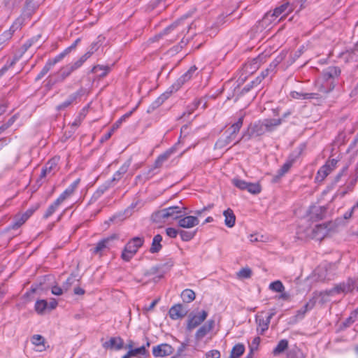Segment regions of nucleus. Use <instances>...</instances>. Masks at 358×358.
I'll list each match as a JSON object with an SVG mask.
<instances>
[{
    "label": "nucleus",
    "mask_w": 358,
    "mask_h": 358,
    "mask_svg": "<svg viewBox=\"0 0 358 358\" xmlns=\"http://www.w3.org/2000/svg\"><path fill=\"white\" fill-rule=\"evenodd\" d=\"M282 123V119H265L262 121L259 120L250 124L248 129L244 131L241 138L234 143V145L238 144L241 141H248L253 136H259L264 134L266 132L273 131L277 127Z\"/></svg>",
    "instance_id": "nucleus-1"
},
{
    "label": "nucleus",
    "mask_w": 358,
    "mask_h": 358,
    "mask_svg": "<svg viewBox=\"0 0 358 358\" xmlns=\"http://www.w3.org/2000/svg\"><path fill=\"white\" fill-rule=\"evenodd\" d=\"M189 29L190 24L185 23L184 18L182 17L165 28L159 34L156 35L154 39L155 41H158L162 38L167 42L173 43L178 40L181 36L187 33Z\"/></svg>",
    "instance_id": "nucleus-2"
},
{
    "label": "nucleus",
    "mask_w": 358,
    "mask_h": 358,
    "mask_svg": "<svg viewBox=\"0 0 358 358\" xmlns=\"http://www.w3.org/2000/svg\"><path fill=\"white\" fill-rule=\"evenodd\" d=\"M144 241L145 239L143 236H136L131 238L122 252V259L125 262H129L136 254L138 249L143 246Z\"/></svg>",
    "instance_id": "nucleus-3"
},
{
    "label": "nucleus",
    "mask_w": 358,
    "mask_h": 358,
    "mask_svg": "<svg viewBox=\"0 0 358 358\" xmlns=\"http://www.w3.org/2000/svg\"><path fill=\"white\" fill-rule=\"evenodd\" d=\"M185 210V207H180L178 206H170L162 209L152 215V217L155 220H159L162 219H167L172 217L173 220H178L182 213V210Z\"/></svg>",
    "instance_id": "nucleus-4"
},
{
    "label": "nucleus",
    "mask_w": 358,
    "mask_h": 358,
    "mask_svg": "<svg viewBox=\"0 0 358 358\" xmlns=\"http://www.w3.org/2000/svg\"><path fill=\"white\" fill-rule=\"evenodd\" d=\"M208 315V313L205 310L198 313H190L187 320L186 329L188 331H192L201 324L202 322L206 320Z\"/></svg>",
    "instance_id": "nucleus-5"
},
{
    "label": "nucleus",
    "mask_w": 358,
    "mask_h": 358,
    "mask_svg": "<svg viewBox=\"0 0 358 358\" xmlns=\"http://www.w3.org/2000/svg\"><path fill=\"white\" fill-rule=\"evenodd\" d=\"M118 238V235L113 234L99 241L96 245L91 249L92 253L93 255H99L101 256L107 250H109L112 246V243L113 241L117 240Z\"/></svg>",
    "instance_id": "nucleus-6"
},
{
    "label": "nucleus",
    "mask_w": 358,
    "mask_h": 358,
    "mask_svg": "<svg viewBox=\"0 0 358 358\" xmlns=\"http://www.w3.org/2000/svg\"><path fill=\"white\" fill-rule=\"evenodd\" d=\"M232 184L241 190H247L252 194H257L261 192L262 188L259 183L248 182L243 180L234 178Z\"/></svg>",
    "instance_id": "nucleus-7"
},
{
    "label": "nucleus",
    "mask_w": 358,
    "mask_h": 358,
    "mask_svg": "<svg viewBox=\"0 0 358 358\" xmlns=\"http://www.w3.org/2000/svg\"><path fill=\"white\" fill-rule=\"evenodd\" d=\"M197 68L195 66H191L189 70L181 76L170 87L172 92H177L185 83L192 79L196 73Z\"/></svg>",
    "instance_id": "nucleus-8"
},
{
    "label": "nucleus",
    "mask_w": 358,
    "mask_h": 358,
    "mask_svg": "<svg viewBox=\"0 0 358 358\" xmlns=\"http://www.w3.org/2000/svg\"><path fill=\"white\" fill-rule=\"evenodd\" d=\"M332 224L331 222H327L323 224H317L312 230L311 237L314 239L322 241L327 236L329 235L331 226Z\"/></svg>",
    "instance_id": "nucleus-9"
},
{
    "label": "nucleus",
    "mask_w": 358,
    "mask_h": 358,
    "mask_svg": "<svg viewBox=\"0 0 358 358\" xmlns=\"http://www.w3.org/2000/svg\"><path fill=\"white\" fill-rule=\"evenodd\" d=\"M59 158L54 157L50 159L43 166L40 174V179L48 176H52L58 171Z\"/></svg>",
    "instance_id": "nucleus-10"
},
{
    "label": "nucleus",
    "mask_w": 358,
    "mask_h": 358,
    "mask_svg": "<svg viewBox=\"0 0 358 358\" xmlns=\"http://www.w3.org/2000/svg\"><path fill=\"white\" fill-rule=\"evenodd\" d=\"M199 224V220L196 216L180 215L178 220V225L182 228L190 229Z\"/></svg>",
    "instance_id": "nucleus-11"
},
{
    "label": "nucleus",
    "mask_w": 358,
    "mask_h": 358,
    "mask_svg": "<svg viewBox=\"0 0 358 358\" xmlns=\"http://www.w3.org/2000/svg\"><path fill=\"white\" fill-rule=\"evenodd\" d=\"M173 352V347L167 343H162L152 348V355L154 357H165L171 355Z\"/></svg>",
    "instance_id": "nucleus-12"
},
{
    "label": "nucleus",
    "mask_w": 358,
    "mask_h": 358,
    "mask_svg": "<svg viewBox=\"0 0 358 358\" xmlns=\"http://www.w3.org/2000/svg\"><path fill=\"white\" fill-rule=\"evenodd\" d=\"M85 90L83 88H80L76 92L70 94L67 99L64 102L61 103L57 106V110H63L66 108L69 107L77 99L81 97L84 94Z\"/></svg>",
    "instance_id": "nucleus-13"
},
{
    "label": "nucleus",
    "mask_w": 358,
    "mask_h": 358,
    "mask_svg": "<svg viewBox=\"0 0 358 358\" xmlns=\"http://www.w3.org/2000/svg\"><path fill=\"white\" fill-rule=\"evenodd\" d=\"M282 60V56L278 57L276 59H275L274 61H273L269 64L268 68L262 71L261 75L258 76V78H260L261 81H262L264 79L266 78L268 76H270L271 78L275 73V69Z\"/></svg>",
    "instance_id": "nucleus-14"
},
{
    "label": "nucleus",
    "mask_w": 358,
    "mask_h": 358,
    "mask_svg": "<svg viewBox=\"0 0 358 358\" xmlns=\"http://www.w3.org/2000/svg\"><path fill=\"white\" fill-rule=\"evenodd\" d=\"M275 313L274 311L269 313L266 319L260 318L259 317H256V322L257 324V331L259 332L261 335H263L266 331L268 330L269 324L271 322V320L275 315Z\"/></svg>",
    "instance_id": "nucleus-15"
},
{
    "label": "nucleus",
    "mask_w": 358,
    "mask_h": 358,
    "mask_svg": "<svg viewBox=\"0 0 358 358\" xmlns=\"http://www.w3.org/2000/svg\"><path fill=\"white\" fill-rule=\"evenodd\" d=\"M187 313V310L184 308L181 303L173 306L169 311V315L172 320H176L184 317Z\"/></svg>",
    "instance_id": "nucleus-16"
},
{
    "label": "nucleus",
    "mask_w": 358,
    "mask_h": 358,
    "mask_svg": "<svg viewBox=\"0 0 358 358\" xmlns=\"http://www.w3.org/2000/svg\"><path fill=\"white\" fill-rule=\"evenodd\" d=\"M215 320H209L207 322L200 327L195 334V339L196 341H201L203 338L208 333H209L214 327Z\"/></svg>",
    "instance_id": "nucleus-17"
},
{
    "label": "nucleus",
    "mask_w": 358,
    "mask_h": 358,
    "mask_svg": "<svg viewBox=\"0 0 358 358\" xmlns=\"http://www.w3.org/2000/svg\"><path fill=\"white\" fill-rule=\"evenodd\" d=\"M105 349L120 350L124 347V341L120 337H111L109 341L103 343Z\"/></svg>",
    "instance_id": "nucleus-18"
},
{
    "label": "nucleus",
    "mask_w": 358,
    "mask_h": 358,
    "mask_svg": "<svg viewBox=\"0 0 358 358\" xmlns=\"http://www.w3.org/2000/svg\"><path fill=\"white\" fill-rule=\"evenodd\" d=\"M271 21L272 20L270 19V13H266L261 20L257 22L251 30L254 33L262 32L271 24Z\"/></svg>",
    "instance_id": "nucleus-19"
},
{
    "label": "nucleus",
    "mask_w": 358,
    "mask_h": 358,
    "mask_svg": "<svg viewBox=\"0 0 358 358\" xmlns=\"http://www.w3.org/2000/svg\"><path fill=\"white\" fill-rule=\"evenodd\" d=\"M173 92L169 89L166 92L161 94L156 100H155L148 108L147 113H151L155 109L159 108L167 99L169 98Z\"/></svg>",
    "instance_id": "nucleus-20"
},
{
    "label": "nucleus",
    "mask_w": 358,
    "mask_h": 358,
    "mask_svg": "<svg viewBox=\"0 0 358 358\" xmlns=\"http://www.w3.org/2000/svg\"><path fill=\"white\" fill-rule=\"evenodd\" d=\"M341 69L338 66H328L322 71V76L325 80H334L337 78L341 75Z\"/></svg>",
    "instance_id": "nucleus-21"
},
{
    "label": "nucleus",
    "mask_w": 358,
    "mask_h": 358,
    "mask_svg": "<svg viewBox=\"0 0 358 358\" xmlns=\"http://www.w3.org/2000/svg\"><path fill=\"white\" fill-rule=\"evenodd\" d=\"M292 10V6L289 3H283L281 6L275 8L272 13H270V19L273 17H278L282 13H285L284 16H286L287 14L291 13Z\"/></svg>",
    "instance_id": "nucleus-22"
},
{
    "label": "nucleus",
    "mask_w": 358,
    "mask_h": 358,
    "mask_svg": "<svg viewBox=\"0 0 358 358\" xmlns=\"http://www.w3.org/2000/svg\"><path fill=\"white\" fill-rule=\"evenodd\" d=\"M80 180L79 178L73 181L58 197V199L64 202L66 199L69 198L78 188Z\"/></svg>",
    "instance_id": "nucleus-23"
},
{
    "label": "nucleus",
    "mask_w": 358,
    "mask_h": 358,
    "mask_svg": "<svg viewBox=\"0 0 358 358\" xmlns=\"http://www.w3.org/2000/svg\"><path fill=\"white\" fill-rule=\"evenodd\" d=\"M131 166V159H127L120 168L114 173L113 178L110 180L113 183L119 181L123 176L128 171Z\"/></svg>",
    "instance_id": "nucleus-24"
},
{
    "label": "nucleus",
    "mask_w": 358,
    "mask_h": 358,
    "mask_svg": "<svg viewBox=\"0 0 358 358\" xmlns=\"http://www.w3.org/2000/svg\"><path fill=\"white\" fill-rule=\"evenodd\" d=\"M315 305V299H310L301 308L296 311L295 320H301L304 317L306 313L312 310Z\"/></svg>",
    "instance_id": "nucleus-25"
},
{
    "label": "nucleus",
    "mask_w": 358,
    "mask_h": 358,
    "mask_svg": "<svg viewBox=\"0 0 358 358\" xmlns=\"http://www.w3.org/2000/svg\"><path fill=\"white\" fill-rule=\"evenodd\" d=\"M348 293L345 282L336 285L332 289L321 292V295L333 296L335 294Z\"/></svg>",
    "instance_id": "nucleus-26"
},
{
    "label": "nucleus",
    "mask_w": 358,
    "mask_h": 358,
    "mask_svg": "<svg viewBox=\"0 0 358 358\" xmlns=\"http://www.w3.org/2000/svg\"><path fill=\"white\" fill-rule=\"evenodd\" d=\"M73 71L72 67H70L69 64L62 67L59 71L57 73V78L55 81L52 83L63 82L66 78H68Z\"/></svg>",
    "instance_id": "nucleus-27"
},
{
    "label": "nucleus",
    "mask_w": 358,
    "mask_h": 358,
    "mask_svg": "<svg viewBox=\"0 0 358 358\" xmlns=\"http://www.w3.org/2000/svg\"><path fill=\"white\" fill-rule=\"evenodd\" d=\"M243 119L244 115H241L236 122L231 125L230 128L229 129L230 130V133L229 134V138H231L235 140L237 134L239 132L241 128L243 126Z\"/></svg>",
    "instance_id": "nucleus-28"
},
{
    "label": "nucleus",
    "mask_w": 358,
    "mask_h": 358,
    "mask_svg": "<svg viewBox=\"0 0 358 358\" xmlns=\"http://www.w3.org/2000/svg\"><path fill=\"white\" fill-rule=\"evenodd\" d=\"M25 17L23 15H20L18 17L15 19V20L13 22L9 29L6 31H8L10 33V36L12 37L13 34L18 29H20L24 24Z\"/></svg>",
    "instance_id": "nucleus-29"
},
{
    "label": "nucleus",
    "mask_w": 358,
    "mask_h": 358,
    "mask_svg": "<svg viewBox=\"0 0 358 358\" xmlns=\"http://www.w3.org/2000/svg\"><path fill=\"white\" fill-rule=\"evenodd\" d=\"M224 216V224L227 227L231 228L236 222V216L234 211L231 208H228L223 212Z\"/></svg>",
    "instance_id": "nucleus-30"
},
{
    "label": "nucleus",
    "mask_w": 358,
    "mask_h": 358,
    "mask_svg": "<svg viewBox=\"0 0 358 358\" xmlns=\"http://www.w3.org/2000/svg\"><path fill=\"white\" fill-rule=\"evenodd\" d=\"M296 157L293 155H290L285 164L281 166V168L278 170L281 175L286 174L291 167L293 166L294 162H296Z\"/></svg>",
    "instance_id": "nucleus-31"
},
{
    "label": "nucleus",
    "mask_w": 358,
    "mask_h": 358,
    "mask_svg": "<svg viewBox=\"0 0 358 358\" xmlns=\"http://www.w3.org/2000/svg\"><path fill=\"white\" fill-rule=\"evenodd\" d=\"M162 236L160 234H157L154 236L151 247L150 248V252L151 253H157L162 249Z\"/></svg>",
    "instance_id": "nucleus-32"
},
{
    "label": "nucleus",
    "mask_w": 358,
    "mask_h": 358,
    "mask_svg": "<svg viewBox=\"0 0 358 358\" xmlns=\"http://www.w3.org/2000/svg\"><path fill=\"white\" fill-rule=\"evenodd\" d=\"M288 341L286 339L280 340L275 348L273 350V355H279L282 354L288 348Z\"/></svg>",
    "instance_id": "nucleus-33"
},
{
    "label": "nucleus",
    "mask_w": 358,
    "mask_h": 358,
    "mask_svg": "<svg viewBox=\"0 0 358 358\" xmlns=\"http://www.w3.org/2000/svg\"><path fill=\"white\" fill-rule=\"evenodd\" d=\"M181 298L185 303H191L196 298L195 292L190 289H186L181 293Z\"/></svg>",
    "instance_id": "nucleus-34"
},
{
    "label": "nucleus",
    "mask_w": 358,
    "mask_h": 358,
    "mask_svg": "<svg viewBox=\"0 0 358 358\" xmlns=\"http://www.w3.org/2000/svg\"><path fill=\"white\" fill-rule=\"evenodd\" d=\"M163 163L161 162L157 158L155 160L153 166L146 172L143 173V176L146 180L150 179L157 173L155 171L159 169L162 166Z\"/></svg>",
    "instance_id": "nucleus-35"
},
{
    "label": "nucleus",
    "mask_w": 358,
    "mask_h": 358,
    "mask_svg": "<svg viewBox=\"0 0 358 358\" xmlns=\"http://www.w3.org/2000/svg\"><path fill=\"white\" fill-rule=\"evenodd\" d=\"M145 276H150L156 275L158 279L164 277V273H162V270L159 264L151 267L144 272Z\"/></svg>",
    "instance_id": "nucleus-36"
},
{
    "label": "nucleus",
    "mask_w": 358,
    "mask_h": 358,
    "mask_svg": "<svg viewBox=\"0 0 358 358\" xmlns=\"http://www.w3.org/2000/svg\"><path fill=\"white\" fill-rule=\"evenodd\" d=\"M63 203L62 201H60L58 198L48 208L47 210L45 211L43 217L47 219L50 216H51L58 208V207L60 206V204Z\"/></svg>",
    "instance_id": "nucleus-37"
},
{
    "label": "nucleus",
    "mask_w": 358,
    "mask_h": 358,
    "mask_svg": "<svg viewBox=\"0 0 358 358\" xmlns=\"http://www.w3.org/2000/svg\"><path fill=\"white\" fill-rule=\"evenodd\" d=\"M331 172H330L329 169L327 168L324 165H323L320 169L317 171V175L315 176V180L317 182H322L326 177L330 174Z\"/></svg>",
    "instance_id": "nucleus-38"
},
{
    "label": "nucleus",
    "mask_w": 358,
    "mask_h": 358,
    "mask_svg": "<svg viewBox=\"0 0 358 358\" xmlns=\"http://www.w3.org/2000/svg\"><path fill=\"white\" fill-rule=\"evenodd\" d=\"M245 351V346L243 344L238 343L234 346L231 353V358L240 357Z\"/></svg>",
    "instance_id": "nucleus-39"
},
{
    "label": "nucleus",
    "mask_w": 358,
    "mask_h": 358,
    "mask_svg": "<svg viewBox=\"0 0 358 358\" xmlns=\"http://www.w3.org/2000/svg\"><path fill=\"white\" fill-rule=\"evenodd\" d=\"M259 57H256L252 61L247 62L244 66V69L248 73H252L259 68Z\"/></svg>",
    "instance_id": "nucleus-40"
},
{
    "label": "nucleus",
    "mask_w": 358,
    "mask_h": 358,
    "mask_svg": "<svg viewBox=\"0 0 358 358\" xmlns=\"http://www.w3.org/2000/svg\"><path fill=\"white\" fill-rule=\"evenodd\" d=\"M348 293L358 290V278H349L345 282Z\"/></svg>",
    "instance_id": "nucleus-41"
},
{
    "label": "nucleus",
    "mask_w": 358,
    "mask_h": 358,
    "mask_svg": "<svg viewBox=\"0 0 358 358\" xmlns=\"http://www.w3.org/2000/svg\"><path fill=\"white\" fill-rule=\"evenodd\" d=\"M68 54L69 49H65L63 52L55 56L54 58L48 59L47 62L49 63V65L53 67L56 64L61 62Z\"/></svg>",
    "instance_id": "nucleus-42"
},
{
    "label": "nucleus",
    "mask_w": 358,
    "mask_h": 358,
    "mask_svg": "<svg viewBox=\"0 0 358 358\" xmlns=\"http://www.w3.org/2000/svg\"><path fill=\"white\" fill-rule=\"evenodd\" d=\"M113 185V182L108 180L106 181L103 184L99 187L96 192L94 193V196L99 197L102 194H104L111 186Z\"/></svg>",
    "instance_id": "nucleus-43"
},
{
    "label": "nucleus",
    "mask_w": 358,
    "mask_h": 358,
    "mask_svg": "<svg viewBox=\"0 0 358 358\" xmlns=\"http://www.w3.org/2000/svg\"><path fill=\"white\" fill-rule=\"evenodd\" d=\"M17 59L15 57L10 61H8L0 69V78H2L8 71H9L15 64Z\"/></svg>",
    "instance_id": "nucleus-44"
},
{
    "label": "nucleus",
    "mask_w": 358,
    "mask_h": 358,
    "mask_svg": "<svg viewBox=\"0 0 358 358\" xmlns=\"http://www.w3.org/2000/svg\"><path fill=\"white\" fill-rule=\"evenodd\" d=\"M233 141H234L233 138H229V136H227L224 138H219L216 143H215V148L218 149H222L227 145H228L229 143H231Z\"/></svg>",
    "instance_id": "nucleus-45"
},
{
    "label": "nucleus",
    "mask_w": 358,
    "mask_h": 358,
    "mask_svg": "<svg viewBox=\"0 0 358 358\" xmlns=\"http://www.w3.org/2000/svg\"><path fill=\"white\" fill-rule=\"evenodd\" d=\"M196 230L194 231H185V230H179V235L182 241H191L196 235Z\"/></svg>",
    "instance_id": "nucleus-46"
},
{
    "label": "nucleus",
    "mask_w": 358,
    "mask_h": 358,
    "mask_svg": "<svg viewBox=\"0 0 358 358\" xmlns=\"http://www.w3.org/2000/svg\"><path fill=\"white\" fill-rule=\"evenodd\" d=\"M48 308V302L45 300L41 299L36 301L35 303V310L38 314H43L45 310Z\"/></svg>",
    "instance_id": "nucleus-47"
},
{
    "label": "nucleus",
    "mask_w": 358,
    "mask_h": 358,
    "mask_svg": "<svg viewBox=\"0 0 358 358\" xmlns=\"http://www.w3.org/2000/svg\"><path fill=\"white\" fill-rule=\"evenodd\" d=\"M269 289L275 292H282L285 291V286L280 280H275L270 283Z\"/></svg>",
    "instance_id": "nucleus-48"
},
{
    "label": "nucleus",
    "mask_w": 358,
    "mask_h": 358,
    "mask_svg": "<svg viewBox=\"0 0 358 358\" xmlns=\"http://www.w3.org/2000/svg\"><path fill=\"white\" fill-rule=\"evenodd\" d=\"M98 71H101L99 77L103 78L105 77L109 72L110 68L108 66H101V65H96L93 66L91 70L92 73H96Z\"/></svg>",
    "instance_id": "nucleus-49"
},
{
    "label": "nucleus",
    "mask_w": 358,
    "mask_h": 358,
    "mask_svg": "<svg viewBox=\"0 0 358 358\" xmlns=\"http://www.w3.org/2000/svg\"><path fill=\"white\" fill-rule=\"evenodd\" d=\"M25 217L26 216H24L23 215H16L14 217V220L12 224V228L15 229L21 227L27 220Z\"/></svg>",
    "instance_id": "nucleus-50"
},
{
    "label": "nucleus",
    "mask_w": 358,
    "mask_h": 358,
    "mask_svg": "<svg viewBox=\"0 0 358 358\" xmlns=\"http://www.w3.org/2000/svg\"><path fill=\"white\" fill-rule=\"evenodd\" d=\"M101 43L99 41L93 42L88 48V50L84 54L88 59L99 48Z\"/></svg>",
    "instance_id": "nucleus-51"
},
{
    "label": "nucleus",
    "mask_w": 358,
    "mask_h": 358,
    "mask_svg": "<svg viewBox=\"0 0 358 358\" xmlns=\"http://www.w3.org/2000/svg\"><path fill=\"white\" fill-rule=\"evenodd\" d=\"M88 58L85 55H83L77 61H76L73 63L69 64V65L70 66V67H72V70L75 71L80 66H82V65L85 62V61Z\"/></svg>",
    "instance_id": "nucleus-52"
},
{
    "label": "nucleus",
    "mask_w": 358,
    "mask_h": 358,
    "mask_svg": "<svg viewBox=\"0 0 358 358\" xmlns=\"http://www.w3.org/2000/svg\"><path fill=\"white\" fill-rule=\"evenodd\" d=\"M88 58L85 55H83L77 61H76L73 63L69 64V65L70 66V67H72V70L75 71L80 66H82V65L85 62V61Z\"/></svg>",
    "instance_id": "nucleus-53"
},
{
    "label": "nucleus",
    "mask_w": 358,
    "mask_h": 358,
    "mask_svg": "<svg viewBox=\"0 0 358 358\" xmlns=\"http://www.w3.org/2000/svg\"><path fill=\"white\" fill-rule=\"evenodd\" d=\"M201 99L194 100L192 105L188 106L187 112L183 113L180 118L185 117L187 114L188 115H191L193 113V111L195 109H196L199 107V106L201 103Z\"/></svg>",
    "instance_id": "nucleus-54"
},
{
    "label": "nucleus",
    "mask_w": 358,
    "mask_h": 358,
    "mask_svg": "<svg viewBox=\"0 0 358 358\" xmlns=\"http://www.w3.org/2000/svg\"><path fill=\"white\" fill-rule=\"evenodd\" d=\"M136 107L133 108V110H131V111L127 113L126 114H124V115H122L113 125V130H115L116 129H117L120 125L121 124L125 121V120L127 118H129L131 114L133 113V112L136 110Z\"/></svg>",
    "instance_id": "nucleus-55"
},
{
    "label": "nucleus",
    "mask_w": 358,
    "mask_h": 358,
    "mask_svg": "<svg viewBox=\"0 0 358 358\" xmlns=\"http://www.w3.org/2000/svg\"><path fill=\"white\" fill-rule=\"evenodd\" d=\"M261 342V338L259 336H256L253 338L251 343L249 344L250 348V354L253 355L254 351L257 350L259 343Z\"/></svg>",
    "instance_id": "nucleus-56"
},
{
    "label": "nucleus",
    "mask_w": 358,
    "mask_h": 358,
    "mask_svg": "<svg viewBox=\"0 0 358 358\" xmlns=\"http://www.w3.org/2000/svg\"><path fill=\"white\" fill-rule=\"evenodd\" d=\"M262 83L260 78L258 76L250 83L247 84L243 88V92H248L252 88L257 87Z\"/></svg>",
    "instance_id": "nucleus-57"
},
{
    "label": "nucleus",
    "mask_w": 358,
    "mask_h": 358,
    "mask_svg": "<svg viewBox=\"0 0 358 358\" xmlns=\"http://www.w3.org/2000/svg\"><path fill=\"white\" fill-rule=\"evenodd\" d=\"M31 343L36 346H44L45 338L38 334H35L31 337Z\"/></svg>",
    "instance_id": "nucleus-58"
},
{
    "label": "nucleus",
    "mask_w": 358,
    "mask_h": 358,
    "mask_svg": "<svg viewBox=\"0 0 358 358\" xmlns=\"http://www.w3.org/2000/svg\"><path fill=\"white\" fill-rule=\"evenodd\" d=\"M11 38L10 33L6 31L0 36V50Z\"/></svg>",
    "instance_id": "nucleus-59"
},
{
    "label": "nucleus",
    "mask_w": 358,
    "mask_h": 358,
    "mask_svg": "<svg viewBox=\"0 0 358 358\" xmlns=\"http://www.w3.org/2000/svg\"><path fill=\"white\" fill-rule=\"evenodd\" d=\"M237 275L239 278H249L252 275V271L249 268H243L238 271Z\"/></svg>",
    "instance_id": "nucleus-60"
},
{
    "label": "nucleus",
    "mask_w": 358,
    "mask_h": 358,
    "mask_svg": "<svg viewBox=\"0 0 358 358\" xmlns=\"http://www.w3.org/2000/svg\"><path fill=\"white\" fill-rule=\"evenodd\" d=\"M287 357V358H305L303 353L299 349L289 350Z\"/></svg>",
    "instance_id": "nucleus-61"
},
{
    "label": "nucleus",
    "mask_w": 358,
    "mask_h": 358,
    "mask_svg": "<svg viewBox=\"0 0 358 358\" xmlns=\"http://www.w3.org/2000/svg\"><path fill=\"white\" fill-rule=\"evenodd\" d=\"M52 67L49 65V63L47 62L45 65L43 66L41 71L37 75V76L35 78L36 81L40 80L42 78L45 76V74L48 73V72L52 69Z\"/></svg>",
    "instance_id": "nucleus-62"
},
{
    "label": "nucleus",
    "mask_w": 358,
    "mask_h": 358,
    "mask_svg": "<svg viewBox=\"0 0 358 358\" xmlns=\"http://www.w3.org/2000/svg\"><path fill=\"white\" fill-rule=\"evenodd\" d=\"M159 265L161 268L162 273H164V275L173 266V261L172 259H169L166 262L163 263V264H159Z\"/></svg>",
    "instance_id": "nucleus-63"
},
{
    "label": "nucleus",
    "mask_w": 358,
    "mask_h": 358,
    "mask_svg": "<svg viewBox=\"0 0 358 358\" xmlns=\"http://www.w3.org/2000/svg\"><path fill=\"white\" fill-rule=\"evenodd\" d=\"M350 164H351V161H350L349 163L345 164V166H344L343 167L341 171L335 176L334 180V182L335 183L339 182V180H341V177L346 173V172L348 170V168H349Z\"/></svg>",
    "instance_id": "nucleus-64"
}]
</instances>
